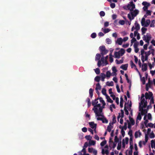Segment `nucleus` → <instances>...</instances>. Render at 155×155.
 <instances>
[{"label": "nucleus", "mask_w": 155, "mask_h": 155, "mask_svg": "<svg viewBox=\"0 0 155 155\" xmlns=\"http://www.w3.org/2000/svg\"><path fill=\"white\" fill-rule=\"evenodd\" d=\"M130 13H129L127 16L129 19H133L134 18L136 17L139 13V12L138 10L135 9L134 10L130 11Z\"/></svg>", "instance_id": "f257e3e1"}, {"label": "nucleus", "mask_w": 155, "mask_h": 155, "mask_svg": "<svg viewBox=\"0 0 155 155\" xmlns=\"http://www.w3.org/2000/svg\"><path fill=\"white\" fill-rule=\"evenodd\" d=\"M143 106H141L140 103L139 106V110L141 112V114L143 115L144 114V112L146 111L147 112V111L146 110L143 109V108H146L147 105V101H146L143 103Z\"/></svg>", "instance_id": "f03ea898"}, {"label": "nucleus", "mask_w": 155, "mask_h": 155, "mask_svg": "<svg viewBox=\"0 0 155 155\" xmlns=\"http://www.w3.org/2000/svg\"><path fill=\"white\" fill-rule=\"evenodd\" d=\"M151 38V35L150 34L147 33L146 35H144L143 38L147 43L149 44Z\"/></svg>", "instance_id": "7ed1b4c3"}, {"label": "nucleus", "mask_w": 155, "mask_h": 155, "mask_svg": "<svg viewBox=\"0 0 155 155\" xmlns=\"http://www.w3.org/2000/svg\"><path fill=\"white\" fill-rule=\"evenodd\" d=\"M127 8L128 9L130 10V11H132L135 8V5L133 1H131L130 2V4H128Z\"/></svg>", "instance_id": "20e7f679"}, {"label": "nucleus", "mask_w": 155, "mask_h": 155, "mask_svg": "<svg viewBox=\"0 0 155 155\" xmlns=\"http://www.w3.org/2000/svg\"><path fill=\"white\" fill-rule=\"evenodd\" d=\"M141 20V24L142 26L147 27L150 24V20Z\"/></svg>", "instance_id": "39448f33"}, {"label": "nucleus", "mask_w": 155, "mask_h": 155, "mask_svg": "<svg viewBox=\"0 0 155 155\" xmlns=\"http://www.w3.org/2000/svg\"><path fill=\"white\" fill-rule=\"evenodd\" d=\"M149 94L147 92H146L145 94V97L146 99H150L151 98L153 97V94L150 91H149Z\"/></svg>", "instance_id": "423d86ee"}, {"label": "nucleus", "mask_w": 155, "mask_h": 155, "mask_svg": "<svg viewBox=\"0 0 155 155\" xmlns=\"http://www.w3.org/2000/svg\"><path fill=\"white\" fill-rule=\"evenodd\" d=\"M97 120H100L102 121L103 123H107L108 122V120L104 116V117L102 118L100 117H97Z\"/></svg>", "instance_id": "0eeeda50"}, {"label": "nucleus", "mask_w": 155, "mask_h": 155, "mask_svg": "<svg viewBox=\"0 0 155 155\" xmlns=\"http://www.w3.org/2000/svg\"><path fill=\"white\" fill-rule=\"evenodd\" d=\"M90 127L92 129H94L95 130L97 124L94 123V122H91L89 123Z\"/></svg>", "instance_id": "6e6552de"}, {"label": "nucleus", "mask_w": 155, "mask_h": 155, "mask_svg": "<svg viewBox=\"0 0 155 155\" xmlns=\"http://www.w3.org/2000/svg\"><path fill=\"white\" fill-rule=\"evenodd\" d=\"M147 64L146 63H144L142 66V70L143 71H146L147 69Z\"/></svg>", "instance_id": "1a4fd4ad"}, {"label": "nucleus", "mask_w": 155, "mask_h": 155, "mask_svg": "<svg viewBox=\"0 0 155 155\" xmlns=\"http://www.w3.org/2000/svg\"><path fill=\"white\" fill-rule=\"evenodd\" d=\"M141 60L143 62H144V56L143 55L144 53H145V51L143 49H142L141 50Z\"/></svg>", "instance_id": "9d476101"}, {"label": "nucleus", "mask_w": 155, "mask_h": 155, "mask_svg": "<svg viewBox=\"0 0 155 155\" xmlns=\"http://www.w3.org/2000/svg\"><path fill=\"white\" fill-rule=\"evenodd\" d=\"M128 66V64H122L120 67V68L123 70L126 71L127 70V67Z\"/></svg>", "instance_id": "9b49d317"}, {"label": "nucleus", "mask_w": 155, "mask_h": 155, "mask_svg": "<svg viewBox=\"0 0 155 155\" xmlns=\"http://www.w3.org/2000/svg\"><path fill=\"white\" fill-rule=\"evenodd\" d=\"M123 41V40L122 38H120L117 39L116 43H118L120 45H121L122 44Z\"/></svg>", "instance_id": "f8f14e48"}, {"label": "nucleus", "mask_w": 155, "mask_h": 155, "mask_svg": "<svg viewBox=\"0 0 155 155\" xmlns=\"http://www.w3.org/2000/svg\"><path fill=\"white\" fill-rule=\"evenodd\" d=\"M129 118L130 121V123L132 125H134L135 124V121L133 118H131L130 116L129 117Z\"/></svg>", "instance_id": "ddd939ff"}, {"label": "nucleus", "mask_w": 155, "mask_h": 155, "mask_svg": "<svg viewBox=\"0 0 155 155\" xmlns=\"http://www.w3.org/2000/svg\"><path fill=\"white\" fill-rule=\"evenodd\" d=\"M101 153L103 154H105L107 155H108L109 153V151L107 149L105 150L104 149H103L102 150Z\"/></svg>", "instance_id": "4468645a"}, {"label": "nucleus", "mask_w": 155, "mask_h": 155, "mask_svg": "<svg viewBox=\"0 0 155 155\" xmlns=\"http://www.w3.org/2000/svg\"><path fill=\"white\" fill-rule=\"evenodd\" d=\"M135 28L137 30H139L140 29V26L139 25L136 21L135 23Z\"/></svg>", "instance_id": "2eb2a0df"}, {"label": "nucleus", "mask_w": 155, "mask_h": 155, "mask_svg": "<svg viewBox=\"0 0 155 155\" xmlns=\"http://www.w3.org/2000/svg\"><path fill=\"white\" fill-rule=\"evenodd\" d=\"M99 99V97L95 99L94 101H93L92 102V104L93 106L97 104L98 103V100Z\"/></svg>", "instance_id": "dca6fc26"}, {"label": "nucleus", "mask_w": 155, "mask_h": 155, "mask_svg": "<svg viewBox=\"0 0 155 155\" xmlns=\"http://www.w3.org/2000/svg\"><path fill=\"white\" fill-rule=\"evenodd\" d=\"M115 57L116 58H119L121 56L119 52L115 51L114 53Z\"/></svg>", "instance_id": "f3484780"}, {"label": "nucleus", "mask_w": 155, "mask_h": 155, "mask_svg": "<svg viewBox=\"0 0 155 155\" xmlns=\"http://www.w3.org/2000/svg\"><path fill=\"white\" fill-rule=\"evenodd\" d=\"M120 53L121 56H122L125 52V50L123 48H121L120 50L118 51Z\"/></svg>", "instance_id": "a211bd4d"}, {"label": "nucleus", "mask_w": 155, "mask_h": 155, "mask_svg": "<svg viewBox=\"0 0 155 155\" xmlns=\"http://www.w3.org/2000/svg\"><path fill=\"white\" fill-rule=\"evenodd\" d=\"M101 57V54L97 53L96 54L95 58V60L96 61H97L98 60H100V59Z\"/></svg>", "instance_id": "6ab92c4d"}, {"label": "nucleus", "mask_w": 155, "mask_h": 155, "mask_svg": "<svg viewBox=\"0 0 155 155\" xmlns=\"http://www.w3.org/2000/svg\"><path fill=\"white\" fill-rule=\"evenodd\" d=\"M113 127V126L111 125V124L109 123V125L108 126L107 128V130L108 132H110L111 131V129Z\"/></svg>", "instance_id": "aec40b11"}, {"label": "nucleus", "mask_w": 155, "mask_h": 155, "mask_svg": "<svg viewBox=\"0 0 155 155\" xmlns=\"http://www.w3.org/2000/svg\"><path fill=\"white\" fill-rule=\"evenodd\" d=\"M101 92L102 94L104 95H105L106 97L107 96H108L106 93V90L105 88H103L102 89Z\"/></svg>", "instance_id": "412c9836"}, {"label": "nucleus", "mask_w": 155, "mask_h": 155, "mask_svg": "<svg viewBox=\"0 0 155 155\" xmlns=\"http://www.w3.org/2000/svg\"><path fill=\"white\" fill-rule=\"evenodd\" d=\"M101 89V86L100 85L99 83H98L96 84V87L95 88L96 90H100Z\"/></svg>", "instance_id": "4be33fe9"}, {"label": "nucleus", "mask_w": 155, "mask_h": 155, "mask_svg": "<svg viewBox=\"0 0 155 155\" xmlns=\"http://www.w3.org/2000/svg\"><path fill=\"white\" fill-rule=\"evenodd\" d=\"M99 99L100 100V102L102 104L103 106H104L105 105L106 103L103 100L102 98L101 97H99Z\"/></svg>", "instance_id": "5701e85b"}, {"label": "nucleus", "mask_w": 155, "mask_h": 155, "mask_svg": "<svg viewBox=\"0 0 155 155\" xmlns=\"http://www.w3.org/2000/svg\"><path fill=\"white\" fill-rule=\"evenodd\" d=\"M106 98L107 99V101L108 102H110L111 103H113V101L111 99L109 96H107Z\"/></svg>", "instance_id": "b1692460"}, {"label": "nucleus", "mask_w": 155, "mask_h": 155, "mask_svg": "<svg viewBox=\"0 0 155 155\" xmlns=\"http://www.w3.org/2000/svg\"><path fill=\"white\" fill-rule=\"evenodd\" d=\"M93 90L92 88H90L89 90V93L90 96L91 98L93 96Z\"/></svg>", "instance_id": "393cba45"}, {"label": "nucleus", "mask_w": 155, "mask_h": 155, "mask_svg": "<svg viewBox=\"0 0 155 155\" xmlns=\"http://www.w3.org/2000/svg\"><path fill=\"white\" fill-rule=\"evenodd\" d=\"M108 52V51L107 49H105L104 51H102L101 52V54L103 56L106 54Z\"/></svg>", "instance_id": "a878e982"}, {"label": "nucleus", "mask_w": 155, "mask_h": 155, "mask_svg": "<svg viewBox=\"0 0 155 155\" xmlns=\"http://www.w3.org/2000/svg\"><path fill=\"white\" fill-rule=\"evenodd\" d=\"M126 103L124 104V110L125 112V114L127 115H128L129 114V112L128 110H127L126 107Z\"/></svg>", "instance_id": "bb28decb"}, {"label": "nucleus", "mask_w": 155, "mask_h": 155, "mask_svg": "<svg viewBox=\"0 0 155 155\" xmlns=\"http://www.w3.org/2000/svg\"><path fill=\"white\" fill-rule=\"evenodd\" d=\"M124 102V100L123 98L121 97L120 98V106L121 108H122L123 107V103Z\"/></svg>", "instance_id": "cd10ccee"}, {"label": "nucleus", "mask_w": 155, "mask_h": 155, "mask_svg": "<svg viewBox=\"0 0 155 155\" xmlns=\"http://www.w3.org/2000/svg\"><path fill=\"white\" fill-rule=\"evenodd\" d=\"M151 146L152 148L155 146V141L153 140H152L151 141Z\"/></svg>", "instance_id": "c85d7f7f"}, {"label": "nucleus", "mask_w": 155, "mask_h": 155, "mask_svg": "<svg viewBox=\"0 0 155 155\" xmlns=\"http://www.w3.org/2000/svg\"><path fill=\"white\" fill-rule=\"evenodd\" d=\"M101 81H104V79L106 77V75L104 73L101 74Z\"/></svg>", "instance_id": "c756f323"}, {"label": "nucleus", "mask_w": 155, "mask_h": 155, "mask_svg": "<svg viewBox=\"0 0 155 155\" xmlns=\"http://www.w3.org/2000/svg\"><path fill=\"white\" fill-rule=\"evenodd\" d=\"M89 146L90 145H94L95 144V141L93 140H90L89 143Z\"/></svg>", "instance_id": "7c9ffc66"}, {"label": "nucleus", "mask_w": 155, "mask_h": 155, "mask_svg": "<svg viewBox=\"0 0 155 155\" xmlns=\"http://www.w3.org/2000/svg\"><path fill=\"white\" fill-rule=\"evenodd\" d=\"M147 30V28H145L142 27L141 28V31L142 32V34H144L145 32Z\"/></svg>", "instance_id": "2f4dec72"}, {"label": "nucleus", "mask_w": 155, "mask_h": 155, "mask_svg": "<svg viewBox=\"0 0 155 155\" xmlns=\"http://www.w3.org/2000/svg\"><path fill=\"white\" fill-rule=\"evenodd\" d=\"M105 49L106 48L104 46H101L99 47V50L101 52L102 51H104Z\"/></svg>", "instance_id": "473e14b6"}, {"label": "nucleus", "mask_w": 155, "mask_h": 155, "mask_svg": "<svg viewBox=\"0 0 155 155\" xmlns=\"http://www.w3.org/2000/svg\"><path fill=\"white\" fill-rule=\"evenodd\" d=\"M107 85L109 86H113L114 85V83L112 81H111L110 82L107 81Z\"/></svg>", "instance_id": "72a5a7b5"}, {"label": "nucleus", "mask_w": 155, "mask_h": 155, "mask_svg": "<svg viewBox=\"0 0 155 155\" xmlns=\"http://www.w3.org/2000/svg\"><path fill=\"white\" fill-rule=\"evenodd\" d=\"M123 59H121L119 61L118 60L116 59L115 60V61L117 64H120L122 63L123 62Z\"/></svg>", "instance_id": "f704fd0d"}, {"label": "nucleus", "mask_w": 155, "mask_h": 155, "mask_svg": "<svg viewBox=\"0 0 155 155\" xmlns=\"http://www.w3.org/2000/svg\"><path fill=\"white\" fill-rule=\"evenodd\" d=\"M141 119V116L140 114V113H139L138 114V115L137 117V120L136 122L137 121V120H140Z\"/></svg>", "instance_id": "c9c22d12"}, {"label": "nucleus", "mask_w": 155, "mask_h": 155, "mask_svg": "<svg viewBox=\"0 0 155 155\" xmlns=\"http://www.w3.org/2000/svg\"><path fill=\"white\" fill-rule=\"evenodd\" d=\"M94 70L95 71V73L97 74H98L100 73V70L99 68H96V69H94Z\"/></svg>", "instance_id": "e433bc0d"}, {"label": "nucleus", "mask_w": 155, "mask_h": 155, "mask_svg": "<svg viewBox=\"0 0 155 155\" xmlns=\"http://www.w3.org/2000/svg\"><path fill=\"white\" fill-rule=\"evenodd\" d=\"M107 143V141L105 140L102 141L100 143V145L101 147L104 146Z\"/></svg>", "instance_id": "4c0bfd02"}, {"label": "nucleus", "mask_w": 155, "mask_h": 155, "mask_svg": "<svg viewBox=\"0 0 155 155\" xmlns=\"http://www.w3.org/2000/svg\"><path fill=\"white\" fill-rule=\"evenodd\" d=\"M101 113H100L98 112H98L96 113H95L96 116H97V117L101 116L102 117H104V116L102 114H101Z\"/></svg>", "instance_id": "58836bf2"}, {"label": "nucleus", "mask_w": 155, "mask_h": 155, "mask_svg": "<svg viewBox=\"0 0 155 155\" xmlns=\"http://www.w3.org/2000/svg\"><path fill=\"white\" fill-rule=\"evenodd\" d=\"M111 75V73L110 71H107L106 72V76L107 78H110Z\"/></svg>", "instance_id": "ea45409f"}, {"label": "nucleus", "mask_w": 155, "mask_h": 155, "mask_svg": "<svg viewBox=\"0 0 155 155\" xmlns=\"http://www.w3.org/2000/svg\"><path fill=\"white\" fill-rule=\"evenodd\" d=\"M106 43L107 44H110L111 43V40L109 38H107L106 40Z\"/></svg>", "instance_id": "a19ab883"}, {"label": "nucleus", "mask_w": 155, "mask_h": 155, "mask_svg": "<svg viewBox=\"0 0 155 155\" xmlns=\"http://www.w3.org/2000/svg\"><path fill=\"white\" fill-rule=\"evenodd\" d=\"M116 122V118L115 116H113V118L112 119V124H114Z\"/></svg>", "instance_id": "79ce46f5"}, {"label": "nucleus", "mask_w": 155, "mask_h": 155, "mask_svg": "<svg viewBox=\"0 0 155 155\" xmlns=\"http://www.w3.org/2000/svg\"><path fill=\"white\" fill-rule=\"evenodd\" d=\"M94 80L97 82H99L100 81V77L99 76H97L96 77L94 78Z\"/></svg>", "instance_id": "37998d69"}, {"label": "nucleus", "mask_w": 155, "mask_h": 155, "mask_svg": "<svg viewBox=\"0 0 155 155\" xmlns=\"http://www.w3.org/2000/svg\"><path fill=\"white\" fill-rule=\"evenodd\" d=\"M127 129V123L126 122L124 123V126L122 127V129L126 130Z\"/></svg>", "instance_id": "c03bdc74"}, {"label": "nucleus", "mask_w": 155, "mask_h": 155, "mask_svg": "<svg viewBox=\"0 0 155 155\" xmlns=\"http://www.w3.org/2000/svg\"><path fill=\"white\" fill-rule=\"evenodd\" d=\"M132 38V39L131 40V46L132 45L133 42H135L137 41L136 39L135 38Z\"/></svg>", "instance_id": "a18cd8bd"}, {"label": "nucleus", "mask_w": 155, "mask_h": 155, "mask_svg": "<svg viewBox=\"0 0 155 155\" xmlns=\"http://www.w3.org/2000/svg\"><path fill=\"white\" fill-rule=\"evenodd\" d=\"M112 70L113 71V73H115V74H116V73L117 72V70L116 69V67L115 66L112 67Z\"/></svg>", "instance_id": "49530a36"}, {"label": "nucleus", "mask_w": 155, "mask_h": 155, "mask_svg": "<svg viewBox=\"0 0 155 155\" xmlns=\"http://www.w3.org/2000/svg\"><path fill=\"white\" fill-rule=\"evenodd\" d=\"M150 5V4H149L148 5H147V6H144L143 8V9L144 11H147V9L148 8V7H149Z\"/></svg>", "instance_id": "de8ad7c7"}, {"label": "nucleus", "mask_w": 155, "mask_h": 155, "mask_svg": "<svg viewBox=\"0 0 155 155\" xmlns=\"http://www.w3.org/2000/svg\"><path fill=\"white\" fill-rule=\"evenodd\" d=\"M127 122L128 123V128L130 130L131 129L132 125L131 124H130V123L129 122V121L128 120H127Z\"/></svg>", "instance_id": "09e8293b"}, {"label": "nucleus", "mask_w": 155, "mask_h": 155, "mask_svg": "<svg viewBox=\"0 0 155 155\" xmlns=\"http://www.w3.org/2000/svg\"><path fill=\"white\" fill-rule=\"evenodd\" d=\"M147 84H148V85H149V87H150L151 85L152 84V82L150 80V78H148V83Z\"/></svg>", "instance_id": "8fccbe9b"}, {"label": "nucleus", "mask_w": 155, "mask_h": 155, "mask_svg": "<svg viewBox=\"0 0 155 155\" xmlns=\"http://www.w3.org/2000/svg\"><path fill=\"white\" fill-rule=\"evenodd\" d=\"M128 134L130 136V137H132V131L130 129L128 132Z\"/></svg>", "instance_id": "3c124183"}, {"label": "nucleus", "mask_w": 155, "mask_h": 155, "mask_svg": "<svg viewBox=\"0 0 155 155\" xmlns=\"http://www.w3.org/2000/svg\"><path fill=\"white\" fill-rule=\"evenodd\" d=\"M92 110L94 111V112L95 113H96L98 111V110L97 107H94L92 109Z\"/></svg>", "instance_id": "603ef678"}, {"label": "nucleus", "mask_w": 155, "mask_h": 155, "mask_svg": "<svg viewBox=\"0 0 155 155\" xmlns=\"http://www.w3.org/2000/svg\"><path fill=\"white\" fill-rule=\"evenodd\" d=\"M97 36L96 34L95 33H93L91 35V37L92 38H95Z\"/></svg>", "instance_id": "864d4df0"}, {"label": "nucleus", "mask_w": 155, "mask_h": 155, "mask_svg": "<svg viewBox=\"0 0 155 155\" xmlns=\"http://www.w3.org/2000/svg\"><path fill=\"white\" fill-rule=\"evenodd\" d=\"M119 22L121 25H123L124 24L125 21L124 20H120Z\"/></svg>", "instance_id": "5fc2aeb1"}, {"label": "nucleus", "mask_w": 155, "mask_h": 155, "mask_svg": "<svg viewBox=\"0 0 155 155\" xmlns=\"http://www.w3.org/2000/svg\"><path fill=\"white\" fill-rule=\"evenodd\" d=\"M85 137L87 140H91V137L90 135H86Z\"/></svg>", "instance_id": "6e6d98bb"}, {"label": "nucleus", "mask_w": 155, "mask_h": 155, "mask_svg": "<svg viewBox=\"0 0 155 155\" xmlns=\"http://www.w3.org/2000/svg\"><path fill=\"white\" fill-rule=\"evenodd\" d=\"M141 81L142 82V84H145V80L144 77H143L141 79Z\"/></svg>", "instance_id": "4d7b16f0"}, {"label": "nucleus", "mask_w": 155, "mask_h": 155, "mask_svg": "<svg viewBox=\"0 0 155 155\" xmlns=\"http://www.w3.org/2000/svg\"><path fill=\"white\" fill-rule=\"evenodd\" d=\"M130 62V64H131V67L132 68H133L134 67H136V65L134 64V63L132 61H131Z\"/></svg>", "instance_id": "13d9d810"}, {"label": "nucleus", "mask_w": 155, "mask_h": 155, "mask_svg": "<svg viewBox=\"0 0 155 155\" xmlns=\"http://www.w3.org/2000/svg\"><path fill=\"white\" fill-rule=\"evenodd\" d=\"M121 142L120 143H118V146L117 147V149L118 150H120L121 149Z\"/></svg>", "instance_id": "bf43d9fd"}, {"label": "nucleus", "mask_w": 155, "mask_h": 155, "mask_svg": "<svg viewBox=\"0 0 155 155\" xmlns=\"http://www.w3.org/2000/svg\"><path fill=\"white\" fill-rule=\"evenodd\" d=\"M100 15L101 16H104L105 15V13L104 12L101 11L100 13Z\"/></svg>", "instance_id": "052dcab7"}, {"label": "nucleus", "mask_w": 155, "mask_h": 155, "mask_svg": "<svg viewBox=\"0 0 155 155\" xmlns=\"http://www.w3.org/2000/svg\"><path fill=\"white\" fill-rule=\"evenodd\" d=\"M119 141V139L117 137V136H116L115 137H114V142L115 143H117Z\"/></svg>", "instance_id": "680f3d73"}, {"label": "nucleus", "mask_w": 155, "mask_h": 155, "mask_svg": "<svg viewBox=\"0 0 155 155\" xmlns=\"http://www.w3.org/2000/svg\"><path fill=\"white\" fill-rule=\"evenodd\" d=\"M154 125L152 123H150L148 124L147 126L148 127H150L151 128H153V127Z\"/></svg>", "instance_id": "e2e57ef3"}, {"label": "nucleus", "mask_w": 155, "mask_h": 155, "mask_svg": "<svg viewBox=\"0 0 155 155\" xmlns=\"http://www.w3.org/2000/svg\"><path fill=\"white\" fill-rule=\"evenodd\" d=\"M116 87L117 89V91L118 93H120V91L119 88V87L118 84H117L116 86Z\"/></svg>", "instance_id": "0e129e2a"}, {"label": "nucleus", "mask_w": 155, "mask_h": 155, "mask_svg": "<svg viewBox=\"0 0 155 155\" xmlns=\"http://www.w3.org/2000/svg\"><path fill=\"white\" fill-rule=\"evenodd\" d=\"M110 31V30L108 28L105 29L104 31V32L105 34L108 32Z\"/></svg>", "instance_id": "69168bd1"}, {"label": "nucleus", "mask_w": 155, "mask_h": 155, "mask_svg": "<svg viewBox=\"0 0 155 155\" xmlns=\"http://www.w3.org/2000/svg\"><path fill=\"white\" fill-rule=\"evenodd\" d=\"M150 3H148L147 2H143L142 3V5H144V6H147V5H148Z\"/></svg>", "instance_id": "338daca9"}, {"label": "nucleus", "mask_w": 155, "mask_h": 155, "mask_svg": "<svg viewBox=\"0 0 155 155\" xmlns=\"http://www.w3.org/2000/svg\"><path fill=\"white\" fill-rule=\"evenodd\" d=\"M110 6L112 8H114L115 7V4L114 3H111L110 4Z\"/></svg>", "instance_id": "774afa93"}]
</instances>
